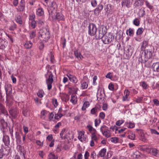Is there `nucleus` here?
<instances>
[{"label": "nucleus", "mask_w": 159, "mask_h": 159, "mask_svg": "<svg viewBox=\"0 0 159 159\" xmlns=\"http://www.w3.org/2000/svg\"><path fill=\"white\" fill-rule=\"evenodd\" d=\"M134 33V32L133 29L131 28H129V29L127 30L126 31V34L130 36H133Z\"/></svg>", "instance_id": "cd10ccee"}, {"label": "nucleus", "mask_w": 159, "mask_h": 159, "mask_svg": "<svg viewBox=\"0 0 159 159\" xmlns=\"http://www.w3.org/2000/svg\"><path fill=\"white\" fill-rule=\"evenodd\" d=\"M66 75L69 78L70 81L76 83L78 82V79L74 75H71L70 73H67Z\"/></svg>", "instance_id": "dca6fc26"}, {"label": "nucleus", "mask_w": 159, "mask_h": 159, "mask_svg": "<svg viewBox=\"0 0 159 159\" xmlns=\"http://www.w3.org/2000/svg\"><path fill=\"white\" fill-rule=\"evenodd\" d=\"M133 0H122L121 2V6L122 7H126L129 8L133 2Z\"/></svg>", "instance_id": "f8f14e48"}, {"label": "nucleus", "mask_w": 159, "mask_h": 159, "mask_svg": "<svg viewBox=\"0 0 159 159\" xmlns=\"http://www.w3.org/2000/svg\"><path fill=\"white\" fill-rule=\"evenodd\" d=\"M35 17V15L34 14H32L29 16V20L30 21L32 20H34V19Z\"/></svg>", "instance_id": "e2e57ef3"}, {"label": "nucleus", "mask_w": 159, "mask_h": 159, "mask_svg": "<svg viewBox=\"0 0 159 159\" xmlns=\"http://www.w3.org/2000/svg\"><path fill=\"white\" fill-rule=\"evenodd\" d=\"M143 30H144L143 28L142 27L139 28L137 30L136 33V34L137 35L141 34L143 33Z\"/></svg>", "instance_id": "ea45409f"}, {"label": "nucleus", "mask_w": 159, "mask_h": 159, "mask_svg": "<svg viewBox=\"0 0 159 159\" xmlns=\"http://www.w3.org/2000/svg\"><path fill=\"white\" fill-rule=\"evenodd\" d=\"M7 42L5 39L0 38V49H4L6 47Z\"/></svg>", "instance_id": "2eb2a0df"}, {"label": "nucleus", "mask_w": 159, "mask_h": 159, "mask_svg": "<svg viewBox=\"0 0 159 159\" xmlns=\"http://www.w3.org/2000/svg\"><path fill=\"white\" fill-rule=\"evenodd\" d=\"M104 10L106 13L107 15L111 14L113 12V7L110 4H108L105 5L104 6Z\"/></svg>", "instance_id": "9d476101"}, {"label": "nucleus", "mask_w": 159, "mask_h": 159, "mask_svg": "<svg viewBox=\"0 0 159 159\" xmlns=\"http://www.w3.org/2000/svg\"><path fill=\"white\" fill-rule=\"evenodd\" d=\"M127 127L129 128H133L135 126V124L131 122H129L127 123Z\"/></svg>", "instance_id": "8fccbe9b"}, {"label": "nucleus", "mask_w": 159, "mask_h": 159, "mask_svg": "<svg viewBox=\"0 0 159 159\" xmlns=\"http://www.w3.org/2000/svg\"><path fill=\"white\" fill-rule=\"evenodd\" d=\"M23 129L24 131L25 132V134H26L28 132V127L24 126H23Z\"/></svg>", "instance_id": "338daca9"}, {"label": "nucleus", "mask_w": 159, "mask_h": 159, "mask_svg": "<svg viewBox=\"0 0 159 159\" xmlns=\"http://www.w3.org/2000/svg\"><path fill=\"white\" fill-rule=\"evenodd\" d=\"M140 149L143 152H146L148 153H149L150 148H148V145H141L139 147Z\"/></svg>", "instance_id": "412c9836"}, {"label": "nucleus", "mask_w": 159, "mask_h": 159, "mask_svg": "<svg viewBox=\"0 0 159 159\" xmlns=\"http://www.w3.org/2000/svg\"><path fill=\"white\" fill-rule=\"evenodd\" d=\"M33 45L32 43L30 41H27L24 44L25 47L26 49L31 48Z\"/></svg>", "instance_id": "a878e982"}, {"label": "nucleus", "mask_w": 159, "mask_h": 159, "mask_svg": "<svg viewBox=\"0 0 159 159\" xmlns=\"http://www.w3.org/2000/svg\"><path fill=\"white\" fill-rule=\"evenodd\" d=\"M17 28V25H16L13 22L12 25H11L9 27V30H10L13 31L16 29Z\"/></svg>", "instance_id": "a19ab883"}, {"label": "nucleus", "mask_w": 159, "mask_h": 159, "mask_svg": "<svg viewBox=\"0 0 159 159\" xmlns=\"http://www.w3.org/2000/svg\"><path fill=\"white\" fill-rule=\"evenodd\" d=\"M88 33L89 35L91 36L96 35L97 29L94 24H90L88 26Z\"/></svg>", "instance_id": "0eeeda50"}, {"label": "nucleus", "mask_w": 159, "mask_h": 159, "mask_svg": "<svg viewBox=\"0 0 159 159\" xmlns=\"http://www.w3.org/2000/svg\"><path fill=\"white\" fill-rule=\"evenodd\" d=\"M7 127V123L5 122L3 119H1L0 120V127L1 130L3 133L2 140L5 145V147H9V145L10 143L9 137L6 134L8 131Z\"/></svg>", "instance_id": "f257e3e1"}, {"label": "nucleus", "mask_w": 159, "mask_h": 159, "mask_svg": "<svg viewBox=\"0 0 159 159\" xmlns=\"http://www.w3.org/2000/svg\"><path fill=\"white\" fill-rule=\"evenodd\" d=\"M44 14V11L42 8H38L37 10L36 14L39 16H42Z\"/></svg>", "instance_id": "7c9ffc66"}, {"label": "nucleus", "mask_w": 159, "mask_h": 159, "mask_svg": "<svg viewBox=\"0 0 159 159\" xmlns=\"http://www.w3.org/2000/svg\"><path fill=\"white\" fill-rule=\"evenodd\" d=\"M10 148L8 147H4L0 149V159H2L4 156L8 155L10 152Z\"/></svg>", "instance_id": "423d86ee"}, {"label": "nucleus", "mask_w": 159, "mask_h": 159, "mask_svg": "<svg viewBox=\"0 0 159 159\" xmlns=\"http://www.w3.org/2000/svg\"><path fill=\"white\" fill-rule=\"evenodd\" d=\"M133 24L136 26H139L140 23V21L138 18H135L133 21Z\"/></svg>", "instance_id": "e433bc0d"}, {"label": "nucleus", "mask_w": 159, "mask_h": 159, "mask_svg": "<svg viewBox=\"0 0 159 159\" xmlns=\"http://www.w3.org/2000/svg\"><path fill=\"white\" fill-rule=\"evenodd\" d=\"M144 57L145 59L144 60L142 59V57L141 56L139 58V60L141 63H144L146 62L148 59L150 58L152 56V53L151 51L148 49L145 50Z\"/></svg>", "instance_id": "39448f33"}, {"label": "nucleus", "mask_w": 159, "mask_h": 159, "mask_svg": "<svg viewBox=\"0 0 159 159\" xmlns=\"http://www.w3.org/2000/svg\"><path fill=\"white\" fill-rule=\"evenodd\" d=\"M124 120H118L116 122V125L118 126H120L124 122Z\"/></svg>", "instance_id": "5fc2aeb1"}, {"label": "nucleus", "mask_w": 159, "mask_h": 159, "mask_svg": "<svg viewBox=\"0 0 159 159\" xmlns=\"http://www.w3.org/2000/svg\"><path fill=\"white\" fill-rule=\"evenodd\" d=\"M107 33V30H104V31L103 33L101 32V28H99L98 30V33L96 34L95 37L96 39H99L102 38Z\"/></svg>", "instance_id": "9b49d317"}, {"label": "nucleus", "mask_w": 159, "mask_h": 159, "mask_svg": "<svg viewBox=\"0 0 159 159\" xmlns=\"http://www.w3.org/2000/svg\"><path fill=\"white\" fill-rule=\"evenodd\" d=\"M142 86L144 89H146L148 87V84L145 82H142Z\"/></svg>", "instance_id": "bf43d9fd"}, {"label": "nucleus", "mask_w": 159, "mask_h": 159, "mask_svg": "<svg viewBox=\"0 0 159 159\" xmlns=\"http://www.w3.org/2000/svg\"><path fill=\"white\" fill-rule=\"evenodd\" d=\"M100 130L102 134L105 132L107 131H108V127L105 125H103L100 128Z\"/></svg>", "instance_id": "c9c22d12"}, {"label": "nucleus", "mask_w": 159, "mask_h": 159, "mask_svg": "<svg viewBox=\"0 0 159 159\" xmlns=\"http://www.w3.org/2000/svg\"><path fill=\"white\" fill-rule=\"evenodd\" d=\"M18 112V111L16 108L11 107L9 110L10 114L14 118L17 117Z\"/></svg>", "instance_id": "ddd939ff"}, {"label": "nucleus", "mask_w": 159, "mask_h": 159, "mask_svg": "<svg viewBox=\"0 0 159 159\" xmlns=\"http://www.w3.org/2000/svg\"><path fill=\"white\" fill-rule=\"evenodd\" d=\"M1 113L5 115L6 116H7L8 115V112L5 108L1 110Z\"/></svg>", "instance_id": "13d9d810"}, {"label": "nucleus", "mask_w": 159, "mask_h": 159, "mask_svg": "<svg viewBox=\"0 0 159 159\" xmlns=\"http://www.w3.org/2000/svg\"><path fill=\"white\" fill-rule=\"evenodd\" d=\"M41 40L46 42L50 38V33L49 30L45 28H43L39 32Z\"/></svg>", "instance_id": "7ed1b4c3"}, {"label": "nucleus", "mask_w": 159, "mask_h": 159, "mask_svg": "<svg viewBox=\"0 0 159 159\" xmlns=\"http://www.w3.org/2000/svg\"><path fill=\"white\" fill-rule=\"evenodd\" d=\"M48 159H56L55 155L52 152L49 153L48 155Z\"/></svg>", "instance_id": "c03bdc74"}, {"label": "nucleus", "mask_w": 159, "mask_h": 159, "mask_svg": "<svg viewBox=\"0 0 159 159\" xmlns=\"http://www.w3.org/2000/svg\"><path fill=\"white\" fill-rule=\"evenodd\" d=\"M106 152V149L105 148L102 149L99 152V155L101 157H104Z\"/></svg>", "instance_id": "c85d7f7f"}, {"label": "nucleus", "mask_w": 159, "mask_h": 159, "mask_svg": "<svg viewBox=\"0 0 159 159\" xmlns=\"http://www.w3.org/2000/svg\"><path fill=\"white\" fill-rule=\"evenodd\" d=\"M124 54H125L128 57L131 56L132 54V50L128 48H126L124 50Z\"/></svg>", "instance_id": "b1692460"}, {"label": "nucleus", "mask_w": 159, "mask_h": 159, "mask_svg": "<svg viewBox=\"0 0 159 159\" xmlns=\"http://www.w3.org/2000/svg\"><path fill=\"white\" fill-rule=\"evenodd\" d=\"M101 120L99 119L98 120L97 119H95V126L96 127L100 123Z\"/></svg>", "instance_id": "052dcab7"}, {"label": "nucleus", "mask_w": 159, "mask_h": 159, "mask_svg": "<svg viewBox=\"0 0 159 159\" xmlns=\"http://www.w3.org/2000/svg\"><path fill=\"white\" fill-rule=\"evenodd\" d=\"M143 98L139 97L138 98L135 100V101L137 103H139L142 101Z\"/></svg>", "instance_id": "774afa93"}, {"label": "nucleus", "mask_w": 159, "mask_h": 159, "mask_svg": "<svg viewBox=\"0 0 159 159\" xmlns=\"http://www.w3.org/2000/svg\"><path fill=\"white\" fill-rule=\"evenodd\" d=\"M52 102L55 107H56L58 105V102H57V100L55 98L52 99Z\"/></svg>", "instance_id": "09e8293b"}, {"label": "nucleus", "mask_w": 159, "mask_h": 159, "mask_svg": "<svg viewBox=\"0 0 159 159\" xmlns=\"http://www.w3.org/2000/svg\"><path fill=\"white\" fill-rule=\"evenodd\" d=\"M63 116V114L61 113H57L55 114L54 118L57 120H59Z\"/></svg>", "instance_id": "a18cd8bd"}, {"label": "nucleus", "mask_w": 159, "mask_h": 159, "mask_svg": "<svg viewBox=\"0 0 159 159\" xmlns=\"http://www.w3.org/2000/svg\"><path fill=\"white\" fill-rule=\"evenodd\" d=\"M74 54L76 57L80 60L82 59V58H83V56L81 55V54L77 50L75 51Z\"/></svg>", "instance_id": "c756f323"}, {"label": "nucleus", "mask_w": 159, "mask_h": 159, "mask_svg": "<svg viewBox=\"0 0 159 159\" xmlns=\"http://www.w3.org/2000/svg\"><path fill=\"white\" fill-rule=\"evenodd\" d=\"M101 107L100 105L98 104H97L96 105L95 107L93 108L91 110V113L93 115H95L97 112H98L99 111L101 110Z\"/></svg>", "instance_id": "f3484780"}, {"label": "nucleus", "mask_w": 159, "mask_h": 159, "mask_svg": "<svg viewBox=\"0 0 159 159\" xmlns=\"http://www.w3.org/2000/svg\"><path fill=\"white\" fill-rule=\"evenodd\" d=\"M149 153H151L156 157H159V151L156 148H150Z\"/></svg>", "instance_id": "a211bd4d"}, {"label": "nucleus", "mask_w": 159, "mask_h": 159, "mask_svg": "<svg viewBox=\"0 0 159 159\" xmlns=\"http://www.w3.org/2000/svg\"><path fill=\"white\" fill-rule=\"evenodd\" d=\"M89 105L90 104L89 102L85 101L83 104L82 107V111L86 110V108L89 107Z\"/></svg>", "instance_id": "2f4dec72"}, {"label": "nucleus", "mask_w": 159, "mask_h": 159, "mask_svg": "<svg viewBox=\"0 0 159 159\" xmlns=\"http://www.w3.org/2000/svg\"><path fill=\"white\" fill-rule=\"evenodd\" d=\"M91 4L93 7H96L97 5V2L96 0H92L91 1Z\"/></svg>", "instance_id": "4d7b16f0"}, {"label": "nucleus", "mask_w": 159, "mask_h": 159, "mask_svg": "<svg viewBox=\"0 0 159 159\" xmlns=\"http://www.w3.org/2000/svg\"><path fill=\"white\" fill-rule=\"evenodd\" d=\"M77 96L75 95H72L70 99V102L73 104H76L77 102Z\"/></svg>", "instance_id": "bb28decb"}, {"label": "nucleus", "mask_w": 159, "mask_h": 159, "mask_svg": "<svg viewBox=\"0 0 159 159\" xmlns=\"http://www.w3.org/2000/svg\"><path fill=\"white\" fill-rule=\"evenodd\" d=\"M152 67L154 71L159 72V62L154 63Z\"/></svg>", "instance_id": "4be33fe9"}, {"label": "nucleus", "mask_w": 159, "mask_h": 159, "mask_svg": "<svg viewBox=\"0 0 159 159\" xmlns=\"http://www.w3.org/2000/svg\"><path fill=\"white\" fill-rule=\"evenodd\" d=\"M5 89L7 95V99L9 97H11L12 94V86L10 84H7L5 85Z\"/></svg>", "instance_id": "1a4fd4ad"}, {"label": "nucleus", "mask_w": 159, "mask_h": 159, "mask_svg": "<svg viewBox=\"0 0 159 159\" xmlns=\"http://www.w3.org/2000/svg\"><path fill=\"white\" fill-rule=\"evenodd\" d=\"M20 145L21 144H19V145H18L17 148H18L19 151H20L21 152H23L24 148V147L21 146Z\"/></svg>", "instance_id": "680f3d73"}, {"label": "nucleus", "mask_w": 159, "mask_h": 159, "mask_svg": "<svg viewBox=\"0 0 159 159\" xmlns=\"http://www.w3.org/2000/svg\"><path fill=\"white\" fill-rule=\"evenodd\" d=\"M53 75L50 72V74L49 75L48 78L47 79L46 81V84L48 86V90H50L52 88V84L53 81Z\"/></svg>", "instance_id": "6e6552de"}, {"label": "nucleus", "mask_w": 159, "mask_h": 159, "mask_svg": "<svg viewBox=\"0 0 159 159\" xmlns=\"http://www.w3.org/2000/svg\"><path fill=\"white\" fill-rule=\"evenodd\" d=\"M66 130V129L65 128L63 129L61 131V133L60 134V135L61 136V138L62 139H66V136L63 135L65 133V131Z\"/></svg>", "instance_id": "473e14b6"}, {"label": "nucleus", "mask_w": 159, "mask_h": 159, "mask_svg": "<svg viewBox=\"0 0 159 159\" xmlns=\"http://www.w3.org/2000/svg\"><path fill=\"white\" fill-rule=\"evenodd\" d=\"M29 34L30 39H32L34 38L36 36V31H31Z\"/></svg>", "instance_id": "4c0bfd02"}, {"label": "nucleus", "mask_w": 159, "mask_h": 159, "mask_svg": "<svg viewBox=\"0 0 159 159\" xmlns=\"http://www.w3.org/2000/svg\"><path fill=\"white\" fill-rule=\"evenodd\" d=\"M154 104L157 106H159V101L156 99H154L153 100Z\"/></svg>", "instance_id": "0e129e2a"}, {"label": "nucleus", "mask_w": 159, "mask_h": 159, "mask_svg": "<svg viewBox=\"0 0 159 159\" xmlns=\"http://www.w3.org/2000/svg\"><path fill=\"white\" fill-rule=\"evenodd\" d=\"M118 138L116 137H112L111 138V142L114 143H116L118 142Z\"/></svg>", "instance_id": "864d4df0"}, {"label": "nucleus", "mask_w": 159, "mask_h": 159, "mask_svg": "<svg viewBox=\"0 0 159 159\" xmlns=\"http://www.w3.org/2000/svg\"><path fill=\"white\" fill-rule=\"evenodd\" d=\"M47 111L45 110H43L41 112L40 117L41 118L44 119L46 117V115L47 114Z\"/></svg>", "instance_id": "58836bf2"}, {"label": "nucleus", "mask_w": 159, "mask_h": 159, "mask_svg": "<svg viewBox=\"0 0 159 159\" xmlns=\"http://www.w3.org/2000/svg\"><path fill=\"white\" fill-rule=\"evenodd\" d=\"M15 20L16 22L19 24L21 25L23 23L22 16L20 15H17L16 16Z\"/></svg>", "instance_id": "5701e85b"}, {"label": "nucleus", "mask_w": 159, "mask_h": 159, "mask_svg": "<svg viewBox=\"0 0 159 159\" xmlns=\"http://www.w3.org/2000/svg\"><path fill=\"white\" fill-rule=\"evenodd\" d=\"M152 61H149L148 62L146 63L145 66L147 67H149L151 65Z\"/></svg>", "instance_id": "69168bd1"}, {"label": "nucleus", "mask_w": 159, "mask_h": 159, "mask_svg": "<svg viewBox=\"0 0 159 159\" xmlns=\"http://www.w3.org/2000/svg\"><path fill=\"white\" fill-rule=\"evenodd\" d=\"M102 134L104 136L107 138H109L111 136V134L109 133V130H108V131H107Z\"/></svg>", "instance_id": "3c124183"}, {"label": "nucleus", "mask_w": 159, "mask_h": 159, "mask_svg": "<svg viewBox=\"0 0 159 159\" xmlns=\"http://www.w3.org/2000/svg\"><path fill=\"white\" fill-rule=\"evenodd\" d=\"M139 139L143 142H145L146 140L144 133H142V134L139 135Z\"/></svg>", "instance_id": "79ce46f5"}, {"label": "nucleus", "mask_w": 159, "mask_h": 159, "mask_svg": "<svg viewBox=\"0 0 159 159\" xmlns=\"http://www.w3.org/2000/svg\"><path fill=\"white\" fill-rule=\"evenodd\" d=\"M15 137L16 139V141L17 144H23V143L21 140V138L20 134L19 132L17 131L15 132Z\"/></svg>", "instance_id": "4468645a"}, {"label": "nucleus", "mask_w": 159, "mask_h": 159, "mask_svg": "<svg viewBox=\"0 0 159 159\" xmlns=\"http://www.w3.org/2000/svg\"><path fill=\"white\" fill-rule=\"evenodd\" d=\"M49 15L52 18L53 20H65L64 15L60 12H56V10L54 9L53 10L50 9L49 11Z\"/></svg>", "instance_id": "f03ea898"}, {"label": "nucleus", "mask_w": 159, "mask_h": 159, "mask_svg": "<svg viewBox=\"0 0 159 159\" xmlns=\"http://www.w3.org/2000/svg\"><path fill=\"white\" fill-rule=\"evenodd\" d=\"M88 87V84L85 82H83L81 84V87L82 89H84L87 88Z\"/></svg>", "instance_id": "603ef678"}, {"label": "nucleus", "mask_w": 159, "mask_h": 159, "mask_svg": "<svg viewBox=\"0 0 159 159\" xmlns=\"http://www.w3.org/2000/svg\"><path fill=\"white\" fill-rule=\"evenodd\" d=\"M128 138L132 140H134L135 139V134L132 132H130L129 135L128 136Z\"/></svg>", "instance_id": "72a5a7b5"}, {"label": "nucleus", "mask_w": 159, "mask_h": 159, "mask_svg": "<svg viewBox=\"0 0 159 159\" xmlns=\"http://www.w3.org/2000/svg\"><path fill=\"white\" fill-rule=\"evenodd\" d=\"M115 38L114 36L111 32H109L107 34L104 36L102 40L104 44H109L111 43Z\"/></svg>", "instance_id": "20e7f679"}, {"label": "nucleus", "mask_w": 159, "mask_h": 159, "mask_svg": "<svg viewBox=\"0 0 159 159\" xmlns=\"http://www.w3.org/2000/svg\"><path fill=\"white\" fill-rule=\"evenodd\" d=\"M148 41L146 40H143L142 43L141 48L142 50L144 49L148 45Z\"/></svg>", "instance_id": "393cba45"}, {"label": "nucleus", "mask_w": 159, "mask_h": 159, "mask_svg": "<svg viewBox=\"0 0 159 159\" xmlns=\"http://www.w3.org/2000/svg\"><path fill=\"white\" fill-rule=\"evenodd\" d=\"M30 25L33 29H34L36 26V22L35 20H32L30 21Z\"/></svg>", "instance_id": "de8ad7c7"}, {"label": "nucleus", "mask_w": 159, "mask_h": 159, "mask_svg": "<svg viewBox=\"0 0 159 159\" xmlns=\"http://www.w3.org/2000/svg\"><path fill=\"white\" fill-rule=\"evenodd\" d=\"M44 93V92L43 90H40L37 93V95L39 97L42 98L43 97V94Z\"/></svg>", "instance_id": "37998d69"}, {"label": "nucleus", "mask_w": 159, "mask_h": 159, "mask_svg": "<svg viewBox=\"0 0 159 159\" xmlns=\"http://www.w3.org/2000/svg\"><path fill=\"white\" fill-rule=\"evenodd\" d=\"M103 8V6L101 3L98 5V7L96 8L94 10L95 14H98L101 12Z\"/></svg>", "instance_id": "aec40b11"}, {"label": "nucleus", "mask_w": 159, "mask_h": 159, "mask_svg": "<svg viewBox=\"0 0 159 159\" xmlns=\"http://www.w3.org/2000/svg\"><path fill=\"white\" fill-rule=\"evenodd\" d=\"M9 131L12 139L13 140L14 135L13 134V128H9Z\"/></svg>", "instance_id": "6e6d98bb"}, {"label": "nucleus", "mask_w": 159, "mask_h": 159, "mask_svg": "<svg viewBox=\"0 0 159 159\" xmlns=\"http://www.w3.org/2000/svg\"><path fill=\"white\" fill-rule=\"evenodd\" d=\"M145 4L148 8L150 10L153 8V6L147 1H145Z\"/></svg>", "instance_id": "49530a36"}, {"label": "nucleus", "mask_w": 159, "mask_h": 159, "mask_svg": "<svg viewBox=\"0 0 159 159\" xmlns=\"http://www.w3.org/2000/svg\"><path fill=\"white\" fill-rule=\"evenodd\" d=\"M25 6L19 5L18 7L17 8V11L19 12H23L25 10Z\"/></svg>", "instance_id": "f704fd0d"}, {"label": "nucleus", "mask_w": 159, "mask_h": 159, "mask_svg": "<svg viewBox=\"0 0 159 159\" xmlns=\"http://www.w3.org/2000/svg\"><path fill=\"white\" fill-rule=\"evenodd\" d=\"M84 133L85 132L84 131H81L79 133L78 139L81 141H84L86 140V138L84 136Z\"/></svg>", "instance_id": "6ab92c4d"}]
</instances>
